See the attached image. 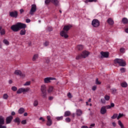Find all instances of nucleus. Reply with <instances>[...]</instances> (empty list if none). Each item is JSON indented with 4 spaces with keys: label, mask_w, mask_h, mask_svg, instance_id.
Here are the masks:
<instances>
[{
    "label": "nucleus",
    "mask_w": 128,
    "mask_h": 128,
    "mask_svg": "<svg viewBox=\"0 0 128 128\" xmlns=\"http://www.w3.org/2000/svg\"><path fill=\"white\" fill-rule=\"evenodd\" d=\"M26 28V24L18 22L16 24L12 25L10 28L13 32H16L22 28Z\"/></svg>",
    "instance_id": "1"
},
{
    "label": "nucleus",
    "mask_w": 128,
    "mask_h": 128,
    "mask_svg": "<svg viewBox=\"0 0 128 128\" xmlns=\"http://www.w3.org/2000/svg\"><path fill=\"white\" fill-rule=\"evenodd\" d=\"M114 64H118L120 66H126V61L122 59H115L114 60Z\"/></svg>",
    "instance_id": "2"
},
{
    "label": "nucleus",
    "mask_w": 128,
    "mask_h": 128,
    "mask_svg": "<svg viewBox=\"0 0 128 128\" xmlns=\"http://www.w3.org/2000/svg\"><path fill=\"white\" fill-rule=\"evenodd\" d=\"M40 90L43 98H46V85L42 84L41 86Z\"/></svg>",
    "instance_id": "3"
},
{
    "label": "nucleus",
    "mask_w": 128,
    "mask_h": 128,
    "mask_svg": "<svg viewBox=\"0 0 128 128\" xmlns=\"http://www.w3.org/2000/svg\"><path fill=\"white\" fill-rule=\"evenodd\" d=\"M92 26L93 28H98L100 26V22L98 19H94L92 22Z\"/></svg>",
    "instance_id": "4"
},
{
    "label": "nucleus",
    "mask_w": 128,
    "mask_h": 128,
    "mask_svg": "<svg viewBox=\"0 0 128 128\" xmlns=\"http://www.w3.org/2000/svg\"><path fill=\"white\" fill-rule=\"evenodd\" d=\"M90 52L88 51H84L82 54H80V56L76 57V60H79V58H86L88 56Z\"/></svg>",
    "instance_id": "5"
},
{
    "label": "nucleus",
    "mask_w": 128,
    "mask_h": 128,
    "mask_svg": "<svg viewBox=\"0 0 128 128\" xmlns=\"http://www.w3.org/2000/svg\"><path fill=\"white\" fill-rule=\"evenodd\" d=\"M36 12V5L33 4L31 6V9L29 12V14H30V16H34Z\"/></svg>",
    "instance_id": "6"
},
{
    "label": "nucleus",
    "mask_w": 128,
    "mask_h": 128,
    "mask_svg": "<svg viewBox=\"0 0 128 128\" xmlns=\"http://www.w3.org/2000/svg\"><path fill=\"white\" fill-rule=\"evenodd\" d=\"M30 91V88H20L18 89V90L16 91V94H22V92H28Z\"/></svg>",
    "instance_id": "7"
},
{
    "label": "nucleus",
    "mask_w": 128,
    "mask_h": 128,
    "mask_svg": "<svg viewBox=\"0 0 128 128\" xmlns=\"http://www.w3.org/2000/svg\"><path fill=\"white\" fill-rule=\"evenodd\" d=\"M56 80V78H52V77H47L44 78V84H48L50 82V80Z\"/></svg>",
    "instance_id": "8"
},
{
    "label": "nucleus",
    "mask_w": 128,
    "mask_h": 128,
    "mask_svg": "<svg viewBox=\"0 0 128 128\" xmlns=\"http://www.w3.org/2000/svg\"><path fill=\"white\" fill-rule=\"evenodd\" d=\"M60 35L61 36L64 38H68V32H66V31H64V30L60 32Z\"/></svg>",
    "instance_id": "9"
},
{
    "label": "nucleus",
    "mask_w": 128,
    "mask_h": 128,
    "mask_svg": "<svg viewBox=\"0 0 128 128\" xmlns=\"http://www.w3.org/2000/svg\"><path fill=\"white\" fill-rule=\"evenodd\" d=\"M47 120H48L46 125L48 126H50L52 124V120L50 116H47Z\"/></svg>",
    "instance_id": "10"
},
{
    "label": "nucleus",
    "mask_w": 128,
    "mask_h": 128,
    "mask_svg": "<svg viewBox=\"0 0 128 128\" xmlns=\"http://www.w3.org/2000/svg\"><path fill=\"white\" fill-rule=\"evenodd\" d=\"M10 16L11 18H18V11L10 12Z\"/></svg>",
    "instance_id": "11"
},
{
    "label": "nucleus",
    "mask_w": 128,
    "mask_h": 128,
    "mask_svg": "<svg viewBox=\"0 0 128 128\" xmlns=\"http://www.w3.org/2000/svg\"><path fill=\"white\" fill-rule=\"evenodd\" d=\"M71 28H72V26L71 24L66 25L64 26L63 28V30L68 32V30H70Z\"/></svg>",
    "instance_id": "12"
},
{
    "label": "nucleus",
    "mask_w": 128,
    "mask_h": 128,
    "mask_svg": "<svg viewBox=\"0 0 128 128\" xmlns=\"http://www.w3.org/2000/svg\"><path fill=\"white\" fill-rule=\"evenodd\" d=\"M12 118H14L12 116L7 117L6 118V124H10V122H12Z\"/></svg>",
    "instance_id": "13"
},
{
    "label": "nucleus",
    "mask_w": 128,
    "mask_h": 128,
    "mask_svg": "<svg viewBox=\"0 0 128 128\" xmlns=\"http://www.w3.org/2000/svg\"><path fill=\"white\" fill-rule=\"evenodd\" d=\"M100 112L102 114H104L106 112V106H104L101 108Z\"/></svg>",
    "instance_id": "14"
},
{
    "label": "nucleus",
    "mask_w": 128,
    "mask_h": 128,
    "mask_svg": "<svg viewBox=\"0 0 128 128\" xmlns=\"http://www.w3.org/2000/svg\"><path fill=\"white\" fill-rule=\"evenodd\" d=\"M51 2L54 4V6H58L60 5V1H58V0H51Z\"/></svg>",
    "instance_id": "15"
},
{
    "label": "nucleus",
    "mask_w": 128,
    "mask_h": 128,
    "mask_svg": "<svg viewBox=\"0 0 128 128\" xmlns=\"http://www.w3.org/2000/svg\"><path fill=\"white\" fill-rule=\"evenodd\" d=\"M101 56H102V58H108V52H101Z\"/></svg>",
    "instance_id": "16"
},
{
    "label": "nucleus",
    "mask_w": 128,
    "mask_h": 128,
    "mask_svg": "<svg viewBox=\"0 0 128 128\" xmlns=\"http://www.w3.org/2000/svg\"><path fill=\"white\" fill-rule=\"evenodd\" d=\"M38 58V54H34L32 57V60L33 62H36Z\"/></svg>",
    "instance_id": "17"
},
{
    "label": "nucleus",
    "mask_w": 128,
    "mask_h": 128,
    "mask_svg": "<svg viewBox=\"0 0 128 128\" xmlns=\"http://www.w3.org/2000/svg\"><path fill=\"white\" fill-rule=\"evenodd\" d=\"M4 124V118L2 116H0V126Z\"/></svg>",
    "instance_id": "18"
},
{
    "label": "nucleus",
    "mask_w": 128,
    "mask_h": 128,
    "mask_svg": "<svg viewBox=\"0 0 128 128\" xmlns=\"http://www.w3.org/2000/svg\"><path fill=\"white\" fill-rule=\"evenodd\" d=\"M76 114L78 116H80L82 114V111L80 109H77L76 110Z\"/></svg>",
    "instance_id": "19"
},
{
    "label": "nucleus",
    "mask_w": 128,
    "mask_h": 128,
    "mask_svg": "<svg viewBox=\"0 0 128 128\" xmlns=\"http://www.w3.org/2000/svg\"><path fill=\"white\" fill-rule=\"evenodd\" d=\"M107 22L109 24H110L111 26H112L114 24V20L112 19L111 18H109L107 20Z\"/></svg>",
    "instance_id": "20"
},
{
    "label": "nucleus",
    "mask_w": 128,
    "mask_h": 128,
    "mask_svg": "<svg viewBox=\"0 0 128 128\" xmlns=\"http://www.w3.org/2000/svg\"><path fill=\"white\" fill-rule=\"evenodd\" d=\"M26 32V30L24 28H23L20 31V36H24Z\"/></svg>",
    "instance_id": "21"
},
{
    "label": "nucleus",
    "mask_w": 128,
    "mask_h": 128,
    "mask_svg": "<svg viewBox=\"0 0 128 128\" xmlns=\"http://www.w3.org/2000/svg\"><path fill=\"white\" fill-rule=\"evenodd\" d=\"M98 0H85V4H88V2H96Z\"/></svg>",
    "instance_id": "22"
},
{
    "label": "nucleus",
    "mask_w": 128,
    "mask_h": 128,
    "mask_svg": "<svg viewBox=\"0 0 128 128\" xmlns=\"http://www.w3.org/2000/svg\"><path fill=\"white\" fill-rule=\"evenodd\" d=\"M14 74L16 76H20L22 74V71L20 70H16L14 72Z\"/></svg>",
    "instance_id": "23"
},
{
    "label": "nucleus",
    "mask_w": 128,
    "mask_h": 128,
    "mask_svg": "<svg viewBox=\"0 0 128 128\" xmlns=\"http://www.w3.org/2000/svg\"><path fill=\"white\" fill-rule=\"evenodd\" d=\"M33 106H34L36 107L38 106V100H36L33 102Z\"/></svg>",
    "instance_id": "24"
},
{
    "label": "nucleus",
    "mask_w": 128,
    "mask_h": 128,
    "mask_svg": "<svg viewBox=\"0 0 128 128\" xmlns=\"http://www.w3.org/2000/svg\"><path fill=\"white\" fill-rule=\"evenodd\" d=\"M54 91V87L50 86L48 89V94H50V92H52Z\"/></svg>",
    "instance_id": "25"
},
{
    "label": "nucleus",
    "mask_w": 128,
    "mask_h": 128,
    "mask_svg": "<svg viewBox=\"0 0 128 128\" xmlns=\"http://www.w3.org/2000/svg\"><path fill=\"white\" fill-rule=\"evenodd\" d=\"M120 86L122 88H128V83L126 82H122L120 84Z\"/></svg>",
    "instance_id": "26"
},
{
    "label": "nucleus",
    "mask_w": 128,
    "mask_h": 128,
    "mask_svg": "<svg viewBox=\"0 0 128 128\" xmlns=\"http://www.w3.org/2000/svg\"><path fill=\"white\" fill-rule=\"evenodd\" d=\"M122 22H123L124 24H126L128 23V20L126 18H124L122 19Z\"/></svg>",
    "instance_id": "27"
},
{
    "label": "nucleus",
    "mask_w": 128,
    "mask_h": 128,
    "mask_svg": "<svg viewBox=\"0 0 128 128\" xmlns=\"http://www.w3.org/2000/svg\"><path fill=\"white\" fill-rule=\"evenodd\" d=\"M18 114H22L24 112V108H20L18 111Z\"/></svg>",
    "instance_id": "28"
},
{
    "label": "nucleus",
    "mask_w": 128,
    "mask_h": 128,
    "mask_svg": "<svg viewBox=\"0 0 128 128\" xmlns=\"http://www.w3.org/2000/svg\"><path fill=\"white\" fill-rule=\"evenodd\" d=\"M70 116V111L65 112L64 114V116Z\"/></svg>",
    "instance_id": "29"
},
{
    "label": "nucleus",
    "mask_w": 128,
    "mask_h": 128,
    "mask_svg": "<svg viewBox=\"0 0 128 128\" xmlns=\"http://www.w3.org/2000/svg\"><path fill=\"white\" fill-rule=\"evenodd\" d=\"M3 42L6 44V46H8L10 44V42L6 39H4L3 40Z\"/></svg>",
    "instance_id": "30"
},
{
    "label": "nucleus",
    "mask_w": 128,
    "mask_h": 128,
    "mask_svg": "<svg viewBox=\"0 0 128 128\" xmlns=\"http://www.w3.org/2000/svg\"><path fill=\"white\" fill-rule=\"evenodd\" d=\"M111 90V92L112 94H116V92H117V90L116 88H112L110 90Z\"/></svg>",
    "instance_id": "31"
},
{
    "label": "nucleus",
    "mask_w": 128,
    "mask_h": 128,
    "mask_svg": "<svg viewBox=\"0 0 128 128\" xmlns=\"http://www.w3.org/2000/svg\"><path fill=\"white\" fill-rule=\"evenodd\" d=\"M14 122H17L18 124H20V120L18 118H16L14 120Z\"/></svg>",
    "instance_id": "32"
},
{
    "label": "nucleus",
    "mask_w": 128,
    "mask_h": 128,
    "mask_svg": "<svg viewBox=\"0 0 128 128\" xmlns=\"http://www.w3.org/2000/svg\"><path fill=\"white\" fill-rule=\"evenodd\" d=\"M118 124H119L121 128H124V124H122V123L120 120L118 121Z\"/></svg>",
    "instance_id": "33"
},
{
    "label": "nucleus",
    "mask_w": 128,
    "mask_h": 128,
    "mask_svg": "<svg viewBox=\"0 0 128 128\" xmlns=\"http://www.w3.org/2000/svg\"><path fill=\"white\" fill-rule=\"evenodd\" d=\"M77 48L78 50H82L84 48V46L82 45H78L77 46Z\"/></svg>",
    "instance_id": "34"
},
{
    "label": "nucleus",
    "mask_w": 128,
    "mask_h": 128,
    "mask_svg": "<svg viewBox=\"0 0 128 128\" xmlns=\"http://www.w3.org/2000/svg\"><path fill=\"white\" fill-rule=\"evenodd\" d=\"M3 98L4 100H8V95L6 94H4L3 95Z\"/></svg>",
    "instance_id": "35"
},
{
    "label": "nucleus",
    "mask_w": 128,
    "mask_h": 128,
    "mask_svg": "<svg viewBox=\"0 0 128 128\" xmlns=\"http://www.w3.org/2000/svg\"><path fill=\"white\" fill-rule=\"evenodd\" d=\"M62 118H64V116H62L56 117V120H62Z\"/></svg>",
    "instance_id": "36"
},
{
    "label": "nucleus",
    "mask_w": 128,
    "mask_h": 128,
    "mask_svg": "<svg viewBox=\"0 0 128 128\" xmlns=\"http://www.w3.org/2000/svg\"><path fill=\"white\" fill-rule=\"evenodd\" d=\"M110 96L106 95L104 96V100H110Z\"/></svg>",
    "instance_id": "37"
},
{
    "label": "nucleus",
    "mask_w": 128,
    "mask_h": 128,
    "mask_svg": "<svg viewBox=\"0 0 128 128\" xmlns=\"http://www.w3.org/2000/svg\"><path fill=\"white\" fill-rule=\"evenodd\" d=\"M118 118V114H114L112 116V120H114L115 118Z\"/></svg>",
    "instance_id": "38"
},
{
    "label": "nucleus",
    "mask_w": 128,
    "mask_h": 128,
    "mask_svg": "<svg viewBox=\"0 0 128 128\" xmlns=\"http://www.w3.org/2000/svg\"><path fill=\"white\" fill-rule=\"evenodd\" d=\"M11 89L13 92H16V90H18V88L14 86H12Z\"/></svg>",
    "instance_id": "39"
},
{
    "label": "nucleus",
    "mask_w": 128,
    "mask_h": 128,
    "mask_svg": "<svg viewBox=\"0 0 128 128\" xmlns=\"http://www.w3.org/2000/svg\"><path fill=\"white\" fill-rule=\"evenodd\" d=\"M24 86H30V82H26L24 84Z\"/></svg>",
    "instance_id": "40"
},
{
    "label": "nucleus",
    "mask_w": 128,
    "mask_h": 128,
    "mask_svg": "<svg viewBox=\"0 0 128 128\" xmlns=\"http://www.w3.org/2000/svg\"><path fill=\"white\" fill-rule=\"evenodd\" d=\"M122 116H124V114H119V115L117 116V120L120 119Z\"/></svg>",
    "instance_id": "41"
},
{
    "label": "nucleus",
    "mask_w": 128,
    "mask_h": 128,
    "mask_svg": "<svg viewBox=\"0 0 128 128\" xmlns=\"http://www.w3.org/2000/svg\"><path fill=\"white\" fill-rule=\"evenodd\" d=\"M120 71L122 73H124L126 72V68H122L120 69Z\"/></svg>",
    "instance_id": "42"
},
{
    "label": "nucleus",
    "mask_w": 128,
    "mask_h": 128,
    "mask_svg": "<svg viewBox=\"0 0 128 128\" xmlns=\"http://www.w3.org/2000/svg\"><path fill=\"white\" fill-rule=\"evenodd\" d=\"M124 52H125V50H124V48H120V52H122V54H124Z\"/></svg>",
    "instance_id": "43"
},
{
    "label": "nucleus",
    "mask_w": 128,
    "mask_h": 128,
    "mask_svg": "<svg viewBox=\"0 0 128 128\" xmlns=\"http://www.w3.org/2000/svg\"><path fill=\"white\" fill-rule=\"evenodd\" d=\"M46 4H50V2H52V0H45L44 2Z\"/></svg>",
    "instance_id": "44"
},
{
    "label": "nucleus",
    "mask_w": 128,
    "mask_h": 128,
    "mask_svg": "<svg viewBox=\"0 0 128 128\" xmlns=\"http://www.w3.org/2000/svg\"><path fill=\"white\" fill-rule=\"evenodd\" d=\"M96 84H100L102 82H100V81H98V79L96 78Z\"/></svg>",
    "instance_id": "45"
},
{
    "label": "nucleus",
    "mask_w": 128,
    "mask_h": 128,
    "mask_svg": "<svg viewBox=\"0 0 128 128\" xmlns=\"http://www.w3.org/2000/svg\"><path fill=\"white\" fill-rule=\"evenodd\" d=\"M0 34L1 36H3L4 34H6V32L4 31V30H2L0 31Z\"/></svg>",
    "instance_id": "46"
},
{
    "label": "nucleus",
    "mask_w": 128,
    "mask_h": 128,
    "mask_svg": "<svg viewBox=\"0 0 128 128\" xmlns=\"http://www.w3.org/2000/svg\"><path fill=\"white\" fill-rule=\"evenodd\" d=\"M66 122H70V118H66Z\"/></svg>",
    "instance_id": "47"
},
{
    "label": "nucleus",
    "mask_w": 128,
    "mask_h": 128,
    "mask_svg": "<svg viewBox=\"0 0 128 128\" xmlns=\"http://www.w3.org/2000/svg\"><path fill=\"white\" fill-rule=\"evenodd\" d=\"M21 124H26V120H23L22 121Z\"/></svg>",
    "instance_id": "48"
},
{
    "label": "nucleus",
    "mask_w": 128,
    "mask_h": 128,
    "mask_svg": "<svg viewBox=\"0 0 128 128\" xmlns=\"http://www.w3.org/2000/svg\"><path fill=\"white\" fill-rule=\"evenodd\" d=\"M49 42H46L44 44V46H48V44H49Z\"/></svg>",
    "instance_id": "49"
},
{
    "label": "nucleus",
    "mask_w": 128,
    "mask_h": 128,
    "mask_svg": "<svg viewBox=\"0 0 128 128\" xmlns=\"http://www.w3.org/2000/svg\"><path fill=\"white\" fill-rule=\"evenodd\" d=\"M68 98H72V94H70V92H68Z\"/></svg>",
    "instance_id": "50"
},
{
    "label": "nucleus",
    "mask_w": 128,
    "mask_h": 128,
    "mask_svg": "<svg viewBox=\"0 0 128 128\" xmlns=\"http://www.w3.org/2000/svg\"><path fill=\"white\" fill-rule=\"evenodd\" d=\"M100 100L102 104H106V100L102 98Z\"/></svg>",
    "instance_id": "51"
},
{
    "label": "nucleus",
    "mask_w": 128,
    "mask_h": 128,
    "mask_svg": "<svg viewBox=\"0 0 128 128\" xmlns=\"http://www.w3.org/2000/svg\"><path fill=\"white\" fill-rule=\"evenodd\" d=\"M46 64L50 62V58H46Z\"/></svg>",
    "instance_id": "52"
},
{
    "label": "nucleus",
    "mask_w": 128,
    "mask_h": 128,
    "mask_svg": "<svg viewBox=\"0 0 128 128\" xmlns=\"http://www.w3.org/2000/svg\"><path fill=\"white\" fill-rule=\"evenodd\" d=\"M21 78H25L26 77V74H22L21 72V74L20 75Z\"/></svg>",
    "instance_id": "53"
},
{
    "label": "nucleus",
    "mask_w": 128,
    "mask_h": 128,
    "mask_svg": "<svg viewBox=\"0 0 128 128\" xmlns=\"http://www.w3.org/2000/svg\"><path fill=\"white\" fill-rule=\"evenodd\" d=\"M48 32H52V27H48Z\"/></svg>",
    "instance_id": "54"
},
{
    "label": "nucleus",
    "mask_w": 128,
    "mask_h": 128,
    "mask_svg": "<svg viewBox=\"0 0 128 128\" xmlns=\"http://www.w3.org/2000/svg\"><path fill=\"white\" fill-rule=\"evenodd\" d=\"M92 90H96V86H94L92 88Z\"/></svg>",
    "instance_id": "55"
},
{
    "label": "nucleus",
    "mask_w": 128,
    "mask_h": 128,
    "mask_svg": "<svg viewBox=\"0 0 128 128\" xmlns=\"http://www.w3.org/2000/svg\"><path fill=\"white\" fill-rule=\"evenodd\" d=\"M106 108L108 110H110V108H112V107L110 106V105H108L106 106Z\"/></svg>",
    "instance_id": "56"
},
{
    "label": "nucleus",
    "mask_w": 128,
    "mask_h": 128,
    "mask_svg": "<svg viewBox=\"0 0 128 128\" xmlns=\"http://www.w3.org/2000/svg\"><path fill=\"white\" fill-rule=\"evenodd\" d=\"M110 106H111V108H114V103H111Z\"/></svg>",
    "instance_id": "57"
},
{
    "label": "nucleus",
    "mask_w": 128,
    "mask_h": 128,
    "mask_svg": "<svg viewBox=\"0 0 128 128\" xmlns=\"http://www.w3.org/2000/svg\"><path fill=\"white\" fill-rule=\"evenodd\" d=\"M0 128H6V126L0 125Z\"/></svg>",
    "instance_id": "58"
},
{
    "label": "nucleus",
    "mask_w": 128,
    "mask_h": 128,
    "mask_svg": "<svg viewBox=\"0 0 128 128\" xmlns=\"http://www.w3.org/2000/svg\"><path fill=\"white\" fill-rule=\"evenodd\" d=\"M26 22H27V24H28L29 22H30V20L28 18L26 20Z\"/></svg>",
    "instance_id": "59"
},
{
    "label": "nucleus",
    "mask_w": 128,
    "mask_h": 128,
    "mask_svg": "<svg viewBox=\"0 0 128 128\" xmlns=\"http://www.w3.org/2000/svg\"><path fill=\"white\" fill-rule=\"evenodd\" d=\"M20 14H22V12H24V9H20Z\"/></svg>",
    "instance_id": "60"
},
{
    "label": "nucleus",
    "mask_w": 128,
    "mask_h": 128,
    "mask_svg": "<svg viewBox=\"0 0 128 128\" xmlns=\"http://www.w3.org/2000/svg\"><path fill=\"white\" fill-rule=\"evenodd\" d=\"M54 100V97L52 96L49 97V100Z\"/></svg>",
    "instance_id": "61"
},
{
    "label": "nucleus",
    "mask_w": 128,
    "mask_h": 128,
    "mask_svg": "<svg viewBox=\"0 0 128 128\" xmlns=\"http://www.w3.org/2000/svg\"><path fill=\"white\" fill-rule=\"evenodd\" d=\"M113 126H116V122H113L112 123Z\"/></svg>",
    "instance_id": "62"
},
{
    "label": "nucleus",
    "mask_w": 128,
    "mask_h": 128,
    "mask_svg": "<svg viewBox=\"0 0 128 128\" xmlns=\"http://www.w3.org/2000/svg\"><path fill=\"white\" fill-rule=\"evenodd\" d=\"M81 128H88V127L87 126H82Z\"/></svg>",
    "instance_id": "63"
},
{
    "label": "nucleus",
    "mask_w": 128,
    "mask_h": 128,
    "mask_svg": "<svg viewBox=\"0 0 128 128\" xmlns=\"http://www.w3.org/2000/svg\"><path fill=\"white\" fill-rule=\"evenodd\" d=\"M125 32L126 34H128V28L125 29Z\"/></svg>",
    "instance_id": "64"
}]
</instances>
